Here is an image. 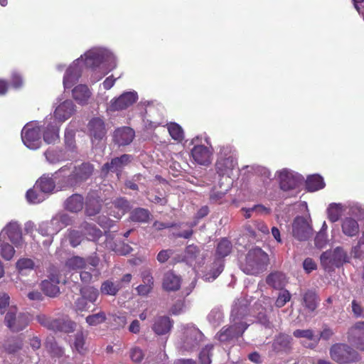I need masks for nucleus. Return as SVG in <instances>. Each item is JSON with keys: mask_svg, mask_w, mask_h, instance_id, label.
Instances as JSON below:
<instances>
[{"mask_svg": "<svg viewBox=\"0 0 364 364\" xmlns=\"http://www.w3.org/2000/svg\"><path fill=\"white\" fill-rule=\"evenodd\" d=\"M324 186L323 178L318 174L311 175L306 181V188L310 192L318 191L324 188Z\"/></svg>", "mask_w": 364, "mask_h": 364, "instance_id": "36", "label": "nucleus"}, {"mask_svg": "<svg viewBox=\"0 0 364 364\" xmlns=\"http://www.w3.org/2000/svg\"><path fill=\"white\" fill-rule=\"evenodd\" d=\"M102 57L97 53L88 52L85 54V63L87 67L89 68H97L102 63Z\"/></svg>", "mask_w": 364, "mask_h": 364, "instance_id": "42", "label": "nucleus"}, {"mask_svg": "<svg viewBox=\"0 0 364 364\" xmlns=\"http://www.w3.org/2000/svg\"><path fill=\"white\" fill-rule=\"evenodd\" d=\"M26 196L27 200L33 204L39 203L45 200L43 193L40 192L39 188H36L35 186L26 192Z\"/></svg>", "mask_w": 364, "mask_h": 364, "instance_id": "43", "label": "nucleus"}, {"mask_svg": "<svg viewBox=\"0 0 364 364\" xmlns=\"http://www.w3.org/2000/svg\"><path fill=\"white\" fill-rule=\"evenodd\" d=\"M74 107L71 100L64 101L56 107L54 112L55 118L61 122L65 121L73 114Z\"/></svg>", "mask_w": 364, "mask_h": 364, "instance_id": "24", "label": "nucleus"}, {"mask_svg": "<svg viewBox=\"0 0 364 364\" xmlns=\"http://www.w3.org/2000/svg\"><path fill=\"white\" fill-rule=\"evenodd\" d=\"M86 259L78 256H74L68 259L65 262V267L70 270L81 269L85 264Z\"/></svg>", "mask_w": 364, "mask_h": 364, "instance_id": "41", "label": "nucleus"}, {"mask_svg": "<svg viewBox=\"0 0 364 364\" xmlns=\"http://www.w3.org/2000/svg\"><path fill=\"white\" fill-rule=\"evenodd\" d=\"M80 293L90 304H94L99 296L98 290L91 287L82 289Z\"/></svg>", "mask_w": 364, "mask_h": 364, "instance_id": "48", "label": "nucleus"}, {"mask_svg": "<svg viewBox=\"0 0 364 364\" xmlns=\"http://www.w3.org/2000/svg\"><path fill=\"white\" fill-rule=\"evenodd\" d=\"M88 135L93 144L97 145L106 138L107 129L104 120L100 117H93L87 124Z\"/></svg>", "mask_w": 364, "mask_h": 364, "instance_id": "9", "label": "nucleus"}, {"mask_svg": "<svg viewBox=\"0 0 364 364\" xmlns=\"http://www.w3.org/2000/svg\"><path fill=\"white\" fill-rule=\"evenodd\" d=\"M84 198L82 195L74 193L65 201V208L72 213L80 211L84 206Z\"/></svg>", "mask_w": 364, "mask_h": 364, "instance_id": "31", "label": "nucleus"}, {"mask_svg": "<svg viewBox=\"0 0 364 364\" xmlns=\"http://www.w3.org/2000/svg\"><path fill=\"white\" fill-rule=\"evenodd\" d=\"M122 288V285L120 283H114L111 280H106L102 284L100 291L102 294L114 296Z\"/></svg>", "mask_w": 364, "mask_h": 364, "instance_id": "39", "label": "nucleus"}, {"mask_svg": "<svg viewBox=\"0 0 364 364\" xmlns=\"http://www.w3.org/2000/svg\"><path fill=\"white\" fill-rule=\"evenodd\" d=\"M73 97L79 104L87 103L91 96V92L85 85H78L72 90Z\"/></svg>", "mask_w": 364, "mask_h": 364, "instance_id": "33", "label": "nucleus"}, {"mask_svg": "<svg viewBox=\"0 0 364 364\" xmlns=\"http://www.w3.org/2000/svg\"><path fill=\"white\" fill-rule=\"evenodd\" d=\"M68 237L70 245L75 247L82 242L83 235L80 231L72 230L69 231Z\"/></svg>", "mask_w": 364, "mask_h": 364, "instance_id": "53", "label": "nucleus"}, {"mask_svg": "<svg viewBox=\"0 0 364 364\" xmlns=\"http://www.w3.org/2000/svg\"><path fill=\"white\" fill-rule=\"evenodd\" d=\"M266 283L276 289H282L287 283L286 275L279 271L270 273L266 278Z\"/></svg>", "mask_w": 364, "mask_h": 364, "instance_id": "30", "label": "nucleus"}, {"mask_svg": "<svg viewBox=\"0 0 364 364\" xmlns=\"http://www.w3.org/2000/svg\"><path fill=\"white\" fill-rule=\"evenodd\" d=\"M80 228L88 240H97L102 235V232L95 225L87 222L82 223Z\"/></svg>", "mask_w": 364, "mask_h": 364, "instance_id": "34", "label": "nucleus"}, {"mask_svg": "<svg viewBox=\"0 0 364 364\" xmlns=\"http://www.w3.org/2000/svg\"><path fill=\"white\" fill-rule=\"evenodd\" d=\"M169 134L174 140L181 141L183 139V132L181 126L175 122L170 123L168 125Z\"/></svg>", "mask_w": 364, "mask_h": 364, "instance_id": "46", "label": "nucleus"}, {"mask_svg": "<svg viewBox=\"0 0 364 364\" xmlns=\"http://www.w3.org/2000/svg\"><path fill=\"white\" fill-rule=\"evenodd\" d=\"M100 259L98 257H89L86 259L85 264L80 272V279L85 284H90L97 280L101 272L99 268Z\"/></svg>", "mask_w": 364, "mask_h": 364, "instance_id": "8", "label": "nucleus"}, {"mask_svg": "<svg viewBox=\"0 0 364 364\" xmlns=\"http://www.w3.org/2000/svg\"><path fill=\"white\" fill-rule=\"evenodd\" d=\"M4 323L12 332H18L26 328L29 320L25 314L18 313L16 306H11L5 314Z\"/></svg>", "mask_w": 364, "mask_h": 364, "instance_id": "6", "label": "nucleus"}, {"mask_svg": "<svg viewBox=\"0 0 364 364\" xmlns=\"http://www.w3.org/2000/svg\"><path fill=\"white\" fill-rule=\"evenodd\" d=\"M34 267V262L31 259L28 258H22L17 261L16 267L19 270L23 269H32Z\"/></svg>", "mask_w": 364, "mask_h": 364, "instance_id": "57", "label": "nucleus"}, {"mask_svg": "<svg viewBox=\"0 0 364 364\" xmlns=\"http://www.w3.org/2000/svg\"><path fill=\"white\" fill-rule=\"evenodd\" d=\"M173 254V251L171 249L162 250L158 253L156 259L159 262L164 263L168 261Z\"/></svg>", "mask_w": 364, "mask_h": 364, "instance_id": "62", "label": "nucleus"}, {"mask_svg": "<svg viewBox=\"0 0 364 364\" xmlns=\"http://www.w3.org/2000/svg\"><path fill=\"white\" fill-rule=\"evenodd\" d=\"M130 210L129 203L124 198H117L112 203L111 215L117 219H120L122 215Z\"/></svg>", "mask_w": 364, "mask_h": 364, "instance_id": "32", "label": "nucleus"}, {"mask_svg": "<svg viewBox=\"0 0 364 364\" xmlns=\"http://www.w3.org/2000/svg\"><path fill=\"white\" fill-rule=\"evenodd\" d=\"M330 355L334 361L341 364L355 362L359 359L357 351L343 343L333 345L330 349Z\"/></svg>", "mask_w": 364, "mask_h": 364, "instance_id": "7", "label": "nucleus"}, {"mask_svg": "<svg viewBox=\"0 0 364 364\" xmlns=\"http://www.w3.org/2000/svg\"><path fill=\"white\" fill-rule=\"evenodd\" d=\"M293 336L297 338H306L309 342L304 346L309 348H314L318 343L320 338L316 335L311 329H296L293 332Z\"/></svg>", "mask_w": 364, "mask_h": 364, "instance_id": "23", "label": "nucleus"}, {"mask_svg": "<svg viewBox=\"0 0 364 364\" xmlns=\"http://www.w3.org/2000/svg\"><path fill=\"white\" fill-rule=\"evenodd\" d=\"M23 78L21 75L14 73L11 77V84L14 88H20L23 85Z\"/></svg>", "mask_w": 364, "mask_h": 364, "instance_id": "63", "label": "nucleus"}, {"mask_svg": "<svg viewBox=\"0 0 364 364\" xmlns=\"http://www.w3.org/2000/svg\"><path fill=\"white\" fill-rule=\"evenodd\" d=\"M0 253L1 257L6 260H10L13 258L15 250L12 245L9 243L4 242L1 245Z\"/></svg>", "mask_w": 364, "mask_h": 364, "instance_id": "52", "label": "nucleus"}, {"mask_svg": "<svg viewBox=\"0 0 364 364\" xmlns=\"http://www.w3.org/2000/svg\"><path fill=\"white\" fill-rule=\"evenodd\" d=\"M150 218V213L145 208H138L132 211L130 219L133 222L146 223Z\"/></svg>", "mask_w": 364, "mask_h": 364, "instance_id": "40", "label": "nucleus"}, {"mask_svg": "<svg viewBox=\"0 0 364 364\" xmlns=\"http://www.w3.org/2000/svg\"><path fill=\"white\" fill-rule=\"evenodd\" d=\"M292 341L291 336L279 333L273 341V349L277 352L289 350L291 348Z\"/></svg>", "mask_w": 364, "mask_h": 364, "instance_id": "29", "label": "nucleus"}, {"mask_svg": "<svg viewBox=\"0 0 364 364\" xmlns=\"http://www.w3.org/2000/svg\"><path fill=\"white\" fill-rule=\"evenodd\" d=\"M106 318L105 313L104 311H100L97 314L87 316L86 317V322L90 326H97L104 323Z\"/></svg>", "mask_w": 364, "mask_h": 364, "instance_id": "49", "label": "nucleus"}, {"mask_svg": "<svg viewBox=\"0 0 364 364\" xmlns=\"http://www.w3.org/2000/svg\"><path fill=\"white\" fill-rule=\"evenodd\" d=\"M248 325L246 323L240 322L228 327H223L218 333V339L222 342H227L234 338L242 336Z\"/></svg>", "mask_w": 364, "mask_h": 364, "instance_id": "14", "label": "nucleus"}, {"mask_svg": "<svg viewBox=\"0 0 364 364\" xmlns=\"http://www.w3.org/2000/svg\"><path fill=\"white\" fill-rule=\"evenodd\" d=\"M184 306V301L182 300H178L176 302H175V304H173V305L171 308L170 311L173 315H178L182 312Z\"/></svg>", "mask_w": 364, "mask_h": 364, "instance_id": "64", "label": "nucleus"}, {"mask_svg": "<svg viewBox=\"0 0 364 364\" xmlns=\"http://www.w3.org/2000/svg\"><path fill=\"white\" fill-rule=\"evenodd\" d=\"M81 75V70L77 64L70 65L65 71L63 77V85L69 89L75 84Z\"/></svg>", "mask_w": 364, "mask_h": 364, "instance_id": "25", "label": "nucleus"}, {"mask_svg": "<svg viewBox=\"0 0 364 364\" xmlns=\"http://www.w3.org/2000/svg\"><path fill=\"white\" fill-rule=\"evenodd\" d=\"M268 263V255L261 248H254L247 252L242 269L247 274L255 275L266 269Z\"/></svg>", "mask_w": 364, "mask_h": 364, "instance_id": "2", "label": "nucleus"}, {"mask_svg": "<svg viewBox=\"0 0 364 364\" xmlns=\"http://www.w3.org/2000/svg\"><path fill=\"white\" fill-rule=\"evenodd\" d=\"M135 136L134 131L129 127L117 129L113 134V141L119 146L129 144Z\"/></svg>", "mask_w": 364, "mask_h": 364, "instance_id": "19", "label": "nucleus"}, {"mask_svg": "<svg viewBox=\"0 0 364 364\" xmlns=\"http://www.w3.org/2000/svg\"><path fill=\"white\" fill-rule=\"evenodd\" d=\"M43 139L47 144H55L59 139L58 127L48 124L43 132Z\"/></svg>", "mask_w": 364, "mask_h": 364, "instance_id": "38", "label": "nucleus"}, {"mask_svg": "<svg viewBox=\"0 0 364 364\" xmlns=\"http://www.w3.org/2000/svg\"><path fill=\"white\" fill-rule=\"evenodd\" d=\"M84 204H85L86 214L89 216H94L100 212L102 200L95 193H90Z\"/></svg>", "mask_w": 364, "mask_h": 364, "instance_id": "26", "label": "nucleus"}, {"mask_svg": "<svg viewBox=\"0 0 364 364\" xmlns=\"http://www.w3.org/2000/svg\"><path fill=\"white\" fill-rule=\"evenodd\" d=\"M328 213V219L332 222L335 223L338 221L342 213L341 207L339 204H331L327 209Z\"/></svg>", "mask_w": 364, "mask_h": 364, "instance_id": "45", "label": "nucleus"}, {"mask_svg": "<svg viewBox=\"0 0 364 364\" xmlns=\"http://www.w3.org/2000/svg\"><path fill=\"white\" fill-rule=\"evenodd\" d=\"M23 347V342L18 338L9 340L4 344V349L6 353L13 354L20 350Z\"/></svg>", "mask_w": 364, "mask_h": 364, "instance_id": "44", "label": "nucleus"}, {"mask_svg": "<svg viewBox=\"0 0 364 364\" xmlns=\"http://www.w3.org/2000/svg\"><path fill=\"white\" fill-rule=\"evenodd\" d=\"M182 279L173 271L166 272L163 277L162 288L166 291H176L180 289Z\"/></svg>", "mask_w": 364, "mask_h": 364, "instance_id": "20", "label": "nucleus"}, {"mask_svg": "<svg viewBox=\"0 0 364 364\" xmlns=\"http://www.w3.org/2000/svg\"><path fill=\"white\" fill-rule=\"evenodd\" d=\"M74 346L80 353H83L85 351V336L82 331L77 332L75 334Z\"/></svg>", "mask_w": 364, "mask_h": 364, "instance_id": "55", "label": "nucleus"}, {"mask_svg": "<svg viewBox=\"0 0 364 364\" xmlns=\"http://www.w3.org/2000/svg\"><path fill=\"white\" fill-rule=\"evenodd\" d=\"M60 276L58 273H52L48 279H45L41 282V289L43 293L50 296L55 297L60 294Z\"/></svg>", "mask_w": 364, "mask_h": 364, "instance_id": "17", "label": "nucleus"}, {"mask_svg": "<svg viewBox=\"0 0 364 364\" xmlns=\"http://www.w3.org/2000/svg\"><path fill=\"white\" fill-rule=\"evenodd\" d=\"M220 190H218L217 187L212 188L210 193V201L213 203H221L223 198L225 196L228 191V188H222L220 186Z\"/></svg>", "mask_w": 364, "mask_h": 364, "instance_id": "47", "label": "nucleus"}, {"mask_svg": "<svg viewBox=\"0 0 364 364\" xmlns=\"http://www.w3.org/2000/svg\"><path fill=\"white\" fill-rule=\"evenodd\" d=\"M130 358L132 361L140 363L144 358V353L141 349L135 347L130 350Z\"/></svg>", "mask_w": 364, "mask_h": 364, "instance_id": "61", "label": "nucleus"}, {"mask_svg": "<svg viewBox=\"0 0 364 364\" xmlns=\"http://www.w3.org/2000/svg\"><path fill=\"white\" fill-rule=\"evenodd\" d=\"M280 188L284 191L297 188L303 182L304 178L287 169H283L279 174Z\"/></svg>", "mask_w": 364, "mask_h": 364, "instance_id": "10", "label": "nucleus"}, {"mask_svg": "<svg viewBox=\"0 0 364 364\" xmlns=\"http://www.w3.org/2000/svg\"><path fill=\"white\" fill-rule=\"evenodd\" d=\"M191 155L193 160L200 165H208L210 164L211 152L204 145L194 146L191 150Z\"/></svg>", "mask_w": 364, "mask_h": 364, "instance_id": "22", "label": "nucleus"}, {"mask_svg": "<svg viewBox=\"0 0 364 364\" xmlns=\"http://www.w3.org/2000/svg\"><path fill=\"white\" fill-rule=\"evenodd\" d=\"M293 236L299 241H306L312 235V228L306 219L296 217L292 223Z\"/></svg>", "mask_w": 364, "mask_h": 364, "instance_id": "12", "label": "nucleus"}, {"mask_svg": "<svg viewBox=\"0 0 364 364\" xmlns=\"http://www.w3.org/2000/svg\"><path fill=\"white\" fill-rule=\"evenodd\" d=\"M301 304L308 313H312L317 309L320 299L317 293L311 289L305 291L301 295Z\"/></svg>", "mask_w": 364, "mask_h": 364, "instance_id": "18", "label": "nucleus"}, {"mask_svg": "<svg viewBox=\"0 0 364 364\" xmlns=\"http://www.w3.org/2000/svg\"><path fill=\"white\" fill-rule=\"evenodd\" d=\"M95 166L90 162H82L73 166L67 164L55 172L57 185L60 189H68L80 186L92 178Z\"/></svg>", "mask_w": 364, "mask_h": 364, "instance_id": "1", "label": "nucleus"}, {"mask_svg": "<svg viewBox=\"0 0 364 364\" xmlns=\"http://www.w3.org/2000/svg\"><path fill=\"white\" fill-rule=\"evenodd\" d=\"M315 245L318 248H322L327 242V235L325 230L318 232L314 239Z\"/></svg>", "mask_w": 364, "mask_h": 364, "instance_id": "59", "label": "nucleus"}, {"mask_svg": "<svg viewBox=\"0 0 364 364\" xmlns=\"http://www.w3.org/2000/svg\"><path fill=\"white\" fill-rule=\"evenodd\" d=\"M9 296L6 293L0 294V312L1 314H6L9 308L11 307V306H9Z\"/></svg>", "mask_w": 364, "mask_h": 364, "instance_id": "58", "label": "nucleus"}, {"mask_svg": "<svg viewBox=\"0 0 364 364\" xmlns=\"http://www.w3.org/2000/svg\"><path fill=\"white\" fill-rule=\"evenodd\" d=\"M4 230L9 239L14 245L16 247L21 245L23 237L19 225L16 223H10L6 226Z\"/></svg>", "mask_w": 364, "mask_h": 364, "instance_id": "27", "label": "nucleus"}, {"mask_svg": "<svg viewBox=\"0 0 364 364\" xmlns=\"http://www.w3.org/2000/svg\"><path fill=\"white\" fill-rule=\"evenodd\" d=\"M342 232L348 237H354L359 232L358 222L352 218H346L341 224Z\"/></svg>", "mask_w": 364, "mask_h": 364, "instance_id": "35", "label": "nucleus"}, {"mask_svg": "<svg viewBox=\"0 0 364 364\" xmlns=\"http://www.w3.org/2000/svg\"><path fill=\"white\" fill-rule=\"evenodd\" d=\"M351 254L355 258H362L364 257V235L360 239L358 245L353 248Z\"/></svg>", "mask_w": 364, "mask_h": 364, "instance_id": "56", "label": "nucleus"}, {"mask_svg": "<svg viewBox=\"0 0 364 364\" xmlns=\"http://www.w3.org/2000/svg\"><path fill=\"white\" fill-rule=\"evenodd\" d=\"M185 252L188 258L194 259L198 256L200 249L195 245H190L186 247Z\"/></svg>", "mask_w": 364, "mask_h": 364, "instance_id": "60", "label": "nucleus"}, {"mask_svg": "<svg viewBox=\"0 0 364 364\" xmlns=\"http://www.w3.org/2000/svg\"><path fill=\"white\" fill-rule=\"evenodd\" d=\"M23 144L31 149H37L41 144V132L40 127H24L21 132Z\"/></svg>", "mask_w": 364, "mask_h": 364, "instance_id": "11", "label": "nucleus"}, {"mask_svg": "<svg viewBox=\"0 0 364 364\" xmlns=\"http://www.w3.org/2000/svg\"><path fill=\"white\" fill-rule=\"evenodd\" d=\"M55 176V173L53 174ZM55 181L54 178L49 176L48 174H43L39 178L35 183V188H39V191L43 193H51L55 188Z\"/></svg>", "mask_w": 364, "mask_h": 364, "instance_id": "28", "label": "nucleus"}, {"mask_svg": "<svg viewBox=\"0 0 364 364\" xmlns=\"http://www.w3.org/2000/svg\"><path fill=\"white\" fill-rule=\"evenodd\" d=\"M232 245L231 242L227 238H223L218 242L216 247L215 255L217 259H221L230 254Z\"/></svg>", "mask_w": 364, "mask_h": 364, "instance_id": "37", "label": "nucleus"}, {"mask_svg": "<svg viewBox=\"0 0 364 364\" xmlns=\"http://www.w3.org/2000/svg\"><path fill=\"white\" fill-rule=\"evenodd\" d=\"M138 100L136 92H126L110 102L109 109L112 112L126 109Z\"/></svg>", "mask_w": 364, "mask_h": 364, "instance_id": "13", "label": "nucleus"}, {"mask_svg": "<svg viewBox=\"0 0 364 364\" xmlns=\"http://www.w3.org/2000/svg\"><path fill=\"white\" fill-rule=\"evenodd\" d=\"M74 309L75 311H87L90 309V303L85 299L82 296L78 297L74 304Z\"/></svg>", "mask_w": 364, "mask_h": 364, "instance_id": "54", "label": "nucleus"}, {"mask_svg": "<svg viewBox=\"0 0 364 364\" xmlns=\"http://www.w3.org/2000/svg\"><path fill=\"white\" fill-rule=\"evenodd\" d=\"M132 156L129 154H122L119 157L114 158L110 162L105 164L101 168L103 173L107 174L109 171L120 172L124 166L131 162Z\"/></svg>", "mask_w": 364, "mask_h": 364, "instance_id": "16", "label": "nucleus"}, {"mask_svg": "<svg viewBox=\"0 0 364 364\" xmlns=\"http://www.w3.org/2000/svg\"><path fill=\"white\" fill-rule=\"evenodd\" d=\"M348 341L364 351V321L356 322L348 332Z\"/></svg>", "mask_w": 364, "mask_h": 364, "instance_id": "15", "label": "nucleus"}, {"mask_svg": "<svg viewBox=\"0 0 364 364\" xmlns=\"http://www.w3.org/2000/svg\"><path fill=\"white\" fill-rule=\"evenodd\" d=\"M237 165V159L233 154V150L230 146H222L218 155V159L215 163V170L219 176L228 174Z\"/></svg>", "mask_w": 364, "mask_h": 364, "instance_id": "3", "label": "nucleus"}, {"mask_svg": "<svg viewBox=\"0 0 364 364\" xmlns=\"http://www.w3.org/2000/svg\"><path fill=\"white\" fill-rule=\"evenodd\" d=\"M37 321L43 327L54 332L71 333L75 331L76 323L70 320L55 318L45 314L36 316Z\"/></svg>", "mask_w": 364, "mask_h": 364, "instance_id": "4", "label": "nucleus"}, {"mask_svg": "<svg viewBox=\"0 0 364 364\" xmlns=\"http://www.w3.org/2000/svg\"><path fill=\"white\" fill-rule=\"evenodd\" d=\"M173 324V320L167 316H156L152 326V330L159 336L165 335L171 331Z\"/></svg>", "mask_w": 364, "mask_h": 364, "instance_id": "21", "label": "nucleus"}, {"mask_svg": "<svg viewBox=\"0 0 364 364\" xmlns=\"http://www.w3.org/2000/svg\"><path fill=\"white\" fill-rule=\"evenodd\" d=\"M278 296L275 301V306L277 308L283 307L287 302H289L291 299V295L290 292L287 290L280 289Z\"/></svg>", "mask_w": 364, "mask_h": 364, "instance_id": "50", "label": "nucleus"}, {"mask_svg": "<svg viewBox=\"0 0 364 364\" xmlns=\"http://www.w3.org/2000/svg\"><path fill=\"white\" fill-rule=\"evenodd\" d=\"M213 346H206L199 353V360L200 364H211L210 357Z\"/></svg>", "mask_w": 364, "mask_h": 364, "instance_id": "51", "label": "nucleus"}, {"mask_svg": "<svg viewBox=\"0 0 364 364\" xmlns=\"http://www.w3.org/2000/svg\"><path fill=\"white\" fill-rule=\"evenodd\" d=\"M346 252L342 247L323 252L320 257L321 264L326 270H331L334 267H340L348 260Z\"/></svg>", "mask_w": 364, "mask_h": 364, "instance_id": "5", "label": "nucleus"}]
</instances>
